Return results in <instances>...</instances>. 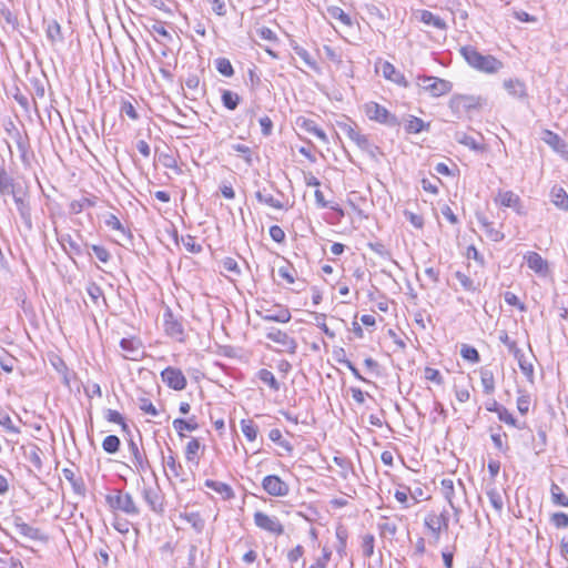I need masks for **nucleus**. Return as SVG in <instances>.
<instances>
[{
    "label": "nucleus",
    "mask_w": 568,
    "mask_h": 568,
    "mask_svg": "<svg viewBox=\"0 0 568 568\" xmlns=\"http://www.w3.org/2000/svg\"><path fill=\"white\" fill-rule=\"evenodd\" d=\"M460 53L471 68L480 72L493 74L504 67L503 62L493 55H484L477 49L469 45L462 47Z\"/></svg>",
    "instance_id": "1"
},
{
    "label": "nucleus",
    "mask_w": 568,
    "mask_h": 568,
    "mask_svg": "<svg viewBox=\"0 0 568 568\" xmlns=\"http://www.w3.org/2000/svg\"><path fill=\"white\" fill-rule=\"evenodd\" d=\"M105 501L113 511H122L129 516H138L140 514V509L131 494L123 490L114 489L105 496Z\"/></svg>",
    "instance_id": "2"
},
{
    "label": "nucleus",
    "mask_w": 568,
    "mask_h": 568,
    "mask_svg": "<svg viewBox=\"0 0 568 568\" xmlns=\"http://www.w3.org/2000/svg\"><path fill=\"white\" fill-rule=\"evenodd\" d=\"M16 209L24 224L27 231H31L33 227L32 223V214H31V205H30V194L27 189L18 187L14 192L11 193Z\"/></svg>",
    "instance_id": "3"
},
{
    "label": "nucleus",
    "mask_w": 568,
    "mask_h": 568,
    "mask_svg": "<svg viewBox=\"0 0 568 568\" xmlns=\"http://www.w3.org/2000/svg\"><path fill=\"white\" fill-rule=\"evenodd\" d=\"M424 526L430 532L434 542L437 544L442 532L447 531L449 528L448 511L444 509L440 514L434 511L428 513L424 518Z\"/></svg>",
    "instance_id": "4"
},
{
    "label": "nucleus",
    "mask_w": 568,
    "mask_h": 568,
    "mask_svg": "<svg viewBox=\"0 0 568 568\" xmlns=\"http://www.w3.org/2000/svg\"><path fill=\"white\" fill-rule=\"evenodd\" d=\"M342 131L351 139L362 151L366 152L369 156L375 158L378 148L374 145L367 135L361 133L355 126L348 123L339 124Z\"/></svg>",
    "instance_id": "5"
},
{
    "label": "nucleus",
    "mask_w": 568,
    "mask_h": 568,
    "mask_svg": "<svg viewBox=\"0 0 568 568\" xmlns=\"http://www.w3.org/2000/svg\"><path fill=\"white\" fill-rule=\"evenodd\" d=\"M253 519L255 526L263 531L276 537L284 534V525L274 515H268L264 511L257 510L254 513Z\"/></svg>",
    "instance_id": "6"
},
{
    "label": "nucleus",
    "mask_w": 568,
    "mask_h": 568,
    "mask_svg": "<svg viewBox=\"0 0 568 568\" xmlns=\"http://www.w3.org/2000/svg\"><path fill=\"white\" fill-rule=\"evenodd\" d=\"M486 100L476 95H454L450 99L449 105L455 113L470 112L473 110L481 109Z\"/></svg>",
    "instance_id": "7"
},
{
    "label": "nucleus",
    "mask_w": 568,
    "mask_h": 568,
    "mask_svg": "<svg viewBox=\"0 0 568 568\" xmlns=\"http://www.w3.org/2000/svg\"><path fill=\"white\" fill-rule=\"evenodd\" d=\"M163 329L169 337L176 342L182 343L185 341L183 324L169 307L163 313Z\"/></svg>",
    "instance_id": "8"
},
{
    "label": "nucleus",
    "mask_w": 568,
    "mask_h": 568,
    "mask_svg": "<svg viewBox=\"0 0 568 568\" xmlns=\"http://www.w3.org/2000/svg\"><path fill=\"white\" fill-rule=\"evenodd\" d=\"M419 80V85L436 98L447 94L453 88L449 81L436 77H424Z\"/></svg>",
    "instance_id": "9"
},
{
    "label": "nucleus",
    "mask_w": 568,
    "mask_h": 568,
    "mask_svg": "<svg viewBox=\"0 0 568 568\" xmlns=\"http://www.w3.org/2000/svg\"><path fill=\"white\" fill-rule=\"evenodd\" d=\"M162 382L174 390H183L186 387V377L181 369L166 367L161 372Z\"/></svg>",
    "instance_id": "10"
},
{
    "label": "nucleus",
    "mask_w": 568,
    "mask_h": 568,
    "mask_svg": "<svg viewBox=\"0 0 568 568\" xmlns=\"http://www.w3.org/2000/svg\"><path fill=\"white\" fill-rule=\"evenodd\" d=\"M263 489L273 497H284L288 494V485L276 475H267L262 480Z\"/></svg>",
    "instance_id": "11"
},
{
    "label": "nucleus",
    "mask_w": 568,
    "mask_h": 568,
    "mask_svg": "<svg viewBox=\"0 0 568 568\" xmlns=\"http://www.w3.org/2000/svg\"><path fill=\"white\" fill-rule=\"evenodd\" d=\"M266 337L281 345L283 347L282 351L287 352L290 354H295L297 349V342L294 337L290 336L286 332H283L278 328H271L266 333Z\"/></svg>",
    "instance_id": "12"
},
{
    "label": "nucleus",
    "mask_w": 568,
    "mask_h": 568,
    "mask_svg": "<svg viewBox=\"0 0 568 568\" xmlns=\"http://www.w3.org/2000/svg\"><path fill=\"white\" fill-rule=\"evenodd\" d=\"M527 266L538 276L546 277L550 273L549 263L537 252L529 251L524 255Z\"/></svg>",
    "instance_id": "13"
},
{
    "label": "nucleus",
    "mask_w": 568,
    "mask_h": 568,
    "mask_svg": "<svg viewBox=\"0 0 568 568\" xmlns=\"http://www.w3.org/2000/svg\"><path fill=\"white\" fill-rule=\"evenodd\" d=\"M365 113L369 120L383 123L393 124L395 123V116L392 115L388 110L376 102H369L365 104Z\"/></svg>",
    "instance_id": "14"
},
{
    "label": "nucleus",
    "mask_w": 568,
    "mask_h": 568,
    "mask_svg": "<svg viewBox=\"0 0 568 568\" xmlns=\"http://www.w3.org/2000/svg\"><path fill=\"white\" fill-rule=\"evenodd\" d=\"M12 525H13L16 532L27 539L45 540L44 535L42 534V531L39 528L27 524L20 516L13 517Z\"/></svg>",
    "instance_id": "15"
},
{
    "label": "nucleus",
    "mask_w": 568,
    "mask_h": 568,
    "mask_svg": "<svg viewBox=\"0 0 568 568\" xmlns=\"http://www.w3.org/2000/svg\"><path fill=\"white\" fill-rule=\"evenodd\" d=\"M275 308V311L262 308L256 311V314L266 322L288 323L291 321L292 315L287 307L276 305Z\"/></svg>",
    "instance_id": "16"
},
{
    "label": "nucleus",
    "mask_w": 568,
    "mask_h": 568,
    "mask_svg": "<svg viewBox=\"0 0 568 568\" xmlns=\"http://www.w3.org/2000/svg\"><path fill=\"white\" fill-rule=\"evenodd\" d=\"M128 448L132 456L131 462L134 469L138 473H145L151 467L145 453L140 450L138 444L133 439L129 440Z\"/></svg>",
    "instance_id": "17"
},
{
    "label": "nucleus",
    "mask_w": 568,
    "mask_h": 568,
    "mask_svg": "<svg viewBox=\"0 0 568 568\" xmlns=\"http://www.w3.org/2000/svg\"><path fill=\"white\" fill-rule=\"evenodd\" d=\"M375 69L377 72L381 71L385 79L393 81L397 84L406 85L404 75L400 72H398L390 62L378 59L375 63Z\"/></svg>",
    "instance_id": "18"
},
{
    "label": "nucleus",
    "mask_w": 568,
    "mask_h": 568,
    "mask_svg": "<svg viewBox=\"0 0 568 568\" xmlns=\"http://www.w3.org/2000/svg\"><path fill=\"white\" fill-rule=\"evenodd\" d=\"M120 347L125 359L139 361L143 356L142 344L135 338H122Z\"/></svg>",
    "instance_id": "19"
},
{
    "label": "nucleus",
    "mask_w": 568,
    "mask_h": 568,
    "mask_svg": "<svg viewBox=\"0 0 568 568\" xmlns=\"http://www.w3.org/2000/svg\"><path fill=\"white\" fill-rule=\"evenodd\" d=\"M503 87L515 99L525 100L528 97L526 84L519 79H506L503 82Z\"/></svg>",
    "instance_id": "20"
},
{
    "label": "nucleus",
    "mask_w": 568,
    "mask_h": 568,
    "mask_svg": "<svg viewBox=\"0 0 568 568\" xmlns=\"http://www.w3.org/2000/svg\"><path fill=\"white\" fill-rule=\"evenodd\" d=\"M542 140L557 153L568 155L566 142L555 132L546 130Z\"/></svg>",
    "instance_id": "21"
},
{
    "label": "nucleus",
    "mask_w": 568,
    "mask_h": 568,
    "mask_svg": "<svg viewBox=\"0 0 568 568\" xmlns=\"http://www.w3.org/2000/svg\"><path fill=\"white\" fill-rule=\"evenodd\" d=\"M415 17L426 26L436 28L437 30H445L446 22L438 16H435L430 11L419 10L415 13Z\"/></svg>",
    "instance_id": "22"
},
{
    "label": "nucleus",
    "mask_w": 568,
    "mask_h": 568,
    "mask_svg": "<svg viewBox=\"0 0 568 568\" xmlns=\"http://www.w3.org/2000/svg\"><path fill=\"white\" fill-rule=\"evenodd\" d=\"M495 201L501 206L511 207L520 213V199L513 191H499Z\"/></svg>",
    "instance_id": "23"
},
{
    "label": "nucleus",
    "mask_w": 568,
    "mask_h": 568,
    "mask_svg": "<svg viewBox=\"0 0 568 568\" xmlns=\"http://www.w3.org/2000/svg\"><path fill=\"white\" fill-rule=\"evenodd\" d=\"M477 221L481 229L484 230L486 236L494 241L500 242L504 240L505 235L501 231L494 227L493 223L488 221V219L483 214H477Z\"/></svg>",
    "instance_id": "24"
},
{
    "label": "nucleus",
    "mask_w": 568,
    "mask_h": 568,
    "mask_svg": "<svg viewBox=\"0 0 568 568\" xmlns=\"http://www.w3.org/2000/svg\"><path fill=\"white\" fill-rule=\"evenodd\" d=\"M19 186L14 179L7 172L3 162L0 163V195H7L14 192Z\"/></svg>",
    "instance_id": "25"
},
{
    "label": "nucleus",
    "mask_w": 568,
    "mask_h": 568,
    "mask_svg": "<svg viewBox=\"0 0 568 568\" xmlns=\"http://www.w3.org/2000/svg\"><path fill=\"white\" fill-rule=\"evenodd\" d=\"M488 410L497 413L499 420L513 427L523 429L525 426V424H519L513 414L506 407L498 405L497 402H494V408H488Z\"/></svg>",
    "instance_id": "26"
},
{
    "label": "nucleus",
    "mask_w": 568,
    "mask_h": 568,
    "mask_svg": "<svg viewBox=\"0 0 568 568\" xmlns=\"http://www.w3.org/2000/svg\"><path fill=\"white\" fill-rule=\"evenodd\" d=\"M204 485L219 494L224 500L232 499L234 497V491L232 487L225 483L216 481L213 479H206Z\"/></svg>",
    "instance_id": "27"
},
{
    "label": "nucleus",
    "mask_w": 568,
    "mask_h": 568,
    "mask_svg": "<svg viewBox=\"0 0 568 568\" xmlns=\"http://www.w3.org/2000/svg\"><path fill=\"white\" fill-rule=\"evenodd\" d=\"M142 495H143V499L145 500V503L150 506V508L153 511H155V513L162 511V501H161V497L159 495L158 489H155L153 487H144Z\"/></svg>",
    "instance_id": "28"
},
{
    "label": "nucleus",
    "mask_w": 568,
    "mask_h": 568,
    "mask_svg": "<svg viewBox=\"0 0 568 568\" xmlns=\"http://www.w3.org/2000/svg\"><path fill=\"white\" fill-rule=\"evenodd\" d=\"M63 477L71 484L73 491L79 496L85 495V485L82 478L77 477L70 468L62 469Z\"/></svg>",
    "instance_id": "29"
},
{
    "label": "nucleus",
    "mask_w": 568,
    "mask_h": 568,
    "mask_svg": "<svg viewBox=\"0 0 568 568\" xmlns=\"http://www.w3.org/2000/svg\"><path fill=\"white\" fill-rule=\"evenodd\" d=\"M454 140L456 142H458L459 144H463L473 151H483L484 150V145L480 142H478L474 136L467 134L464 131H456L454 133Z\"/></svg>",
    "instance_id": "30"
},
{
    "label": "nucleus",
    "mask_w": 568,
    "mask_h": 568,
    "mask_svg": "<svg viewBox=\"0 0 568 568\" xmlns=\"http://www.w3.org/2000/svg\"><path fill=\"white\" fill-rule=\"evenodd\" d=\"M23 455L26 459L37 469L42 468L41 449L36 444H31L24 448Z\"/></svg>",
    "instance_id": "31"
},
{
    "label": "nucleus",
    "mask_w": 568,
    "mask_h": 568,
    "mask_svg": "<svg viewBox=\"0 0 568 568\" xmlns=\"http://www.w3.org/2000/svg\"><path fill=\"white\" fill-rule=\"evenodd\" d=\"M173 427L178 432L180 437H184L183 432H194L199 428V424L195 420V417H191L189 419L176 418L173 420Z\"/></svg>",
    "instance_id": "32"
},
{
    "label": "nucleus",
    "mask_w": 568,
    "mask_h": 568,
    "mask_svg": "<svg viewBox=\"0 0 568 568\" xmlns=\"http://www.w3.org/2000/svg\"><path fill=\"white\" fill-rule=\"evenodd\" d=\"M484 393L491 395L495 392V375L491 369L481 367L479 371Z\"/></svg>",
    "instance_id": "33"
},
{
    "label": "nucleus",
    "mask_w": 568,
    "mask_h": 568,
    "mask_svg": "<svg viewBox=\"0 0 568 568\" xmlns=\"http://www.w3.org/2000/svg\"><path fill=\"white\" fill-rule=\"evenodd\" d=\"M550 498L555 506L568 507V496L564 493L562 488L554 481L550 485Z\"/></svg>",
    "instance_id": "34"
},
{
    "label": "nucleus",
    "mask_w": 568,
    "mask_h": 568,
    "mask_svg": "<svg viewBox=\"0 0 568 568\" xmlns=\"http://www.w3.org/2000/svg\"><path fill=\"white\" fill-rule=\"evenodd\" d=\"M551 201L558 209L568 211V194L562 187H552Z\"/></svg>",
    "instance_id": "35"
},
{
    "label": "nucleus",
    "mask_w": 568,
    "mask_h": 568,
    "mask_svg": "<svg viewBox=\"0 0 568 568\" xmlns=\"http://www.w3.org/2000/svg\"><path fill=\"white\" fill-rule=\"evenodd\" d=\"M181 518L191 525V527L201 534L205 527V521L199 513H185L181 515Z\"/></svg>",
    "instance_id": "36"
},
{
    "label": "nucleus",
    "mask_w": 568,
    "mask_h": 568,
    "mask_svg": "<svg viewBox=\"0 0 568 568\" xmlns=\"http://www.w3.org/2000/svg\"><path fill=\"white\" fill-rule=\"evenodd\" d=\"M257 377L261 382L266 384L272 390L278 392L281 388V384L275 378L274 374L265 368H262L257 372Z\"/></svg>",
    "instance_id": "37"
},
{
    "label": "nucleus",
    "mask_w": 568,
    "mask_h": 568,
    "mask_svg": "<svg viewBox=\"0 0 568 568\" xmlns=\"http://www.w3.org/2000/svg\"><path fill=\"white\" fill-rule=\"evenodd\" d=\"M169 456L163 458L164 467L169 469L174 477H180L183 473V467L176 460L172 449L169 448Z\"/></svg>",
    "instance_id": "38"
},
{
    "label": "nucleus",
    "mask_w": 568,
    "mask_h": 568,
    "mask_svg": "<svg viewBox=\"0 0 568 568\" xmlns=\"http://www.w3.org/2000/svg\"><path fill=\"white\" fill-rule=\"evenodd\" d=\"M440 493L444 498L447 500L449 506H453L455 503V485L454 480L449 478H444L440 481Z\"/></svg>",
    "instance_id": "39"
},
{
    "label": "nucleus",
    "mask_w": 568,
    "mask_h": 568,
    "mask_svg": "<svg viewBox=\"0 0 568 568\" xmlns=\"http://www.w3.org/2000/svg\"><path fill=\"white\" fill-rule=\"evenodd\" d=\"M255 197L260 203L266 204L273 209H276V210L284 209L283 202L275 199L272 194L265 193V191H257L255 193Z\"/></svg>",
    "instance_id": "40"
},
{
    "label": "nucleus",
    "mask_w": 568,
    "mask_h": 568,
    "mask_svg": "<svg viewBox=\"0 0 568 568\" xmlns=\"http://www.w3.org/2000/svg\"><path fill=\"white\" fill-rule=\"evenodd\" d=\"M201 448V444L197 438H191V440L186 444L185 447V459L187 462H192L197 464L199 463V456L197 453Z\"/></svg>",
    "instance_id": "41"
},
{
    "label": "nucleus",
    "mask_w": 568,
    "mask_h": 568,
    "mask_svg": "<svg viewBox=\"0 0 568 568\" xmlns=\"http://www.w3.org/2000/svg\"><path fill=\"white\" fill-rule=\"evenodd\" d=\"M241 430L248 442H254L257 437L258 428L251 419L241 420Z\"/></svg>",
    "instance_id": "42"
},
{
    "label": "nucleus",
    "mask_w": 568,
    "mask_h": 568,
    "mask_svg": "<svg viewBox=\"0 0 568 568\" xmlns=\"http://www.w3.org/2000/svg\"><path fill=\"white\" fill-rule=\"evenodd\" d=\"M180 241L189 253L199 254L203 250L202 245L196 242V239L190 234L181 236Z\"/></svg>",
    "instance_id": "43"
},
{
    "label": "nucleus",
    "mask_w": 568,
    "mask_h": 568,
    "mask_svg": "<svg viewBox=\"0 0 568 568\" xmlns=\"http://www.w3.org/2000/svg\"><path fill=\"white\" fill-rule=\"evenodd\" d=\"M240 95L233 91L224 90L222 92V103L229 110H235L240 103Z\"/></svg>",
    "instance_id": "44"
},
{
    "label": "nucleus",
    "mask_w": 568,
    "mask_h": 568,
    "mask_svg": "<svg viewBox=\"0 0 568 568\" xmlns=\"http://www.w3.org/2000/svg\"><path fill=\"white\" fill-rule=\"evenodd\" d=\"M95 205V202L94 200L90 199V197H82L80 200H74L70 203V211L73 213V214H79L81 213L84 209L87 207H91V206H94Z\"/></svg>",
    "instance_id": "45"
},
{
    "label": "nucleus",
    "mask_w": 568,
    "mask_h": 568,
    "mask_svg": "<svg viewBox=\"0 0 568 568\" xmlns=\"http://www.w3.org/2000/svg\"><path fill=\"white\" fill-rule=\"evenodd\" d=\"M378 529L383 536L394 537L397 534V525L387 517H383L378 523Z\"/></svg>",
    "instance_id": "46"
},
{
    "label": "nucleus",
    "mask_w": 568,
    "mask_h": 568,
    "mask_svg": "<svg viewBox=\"0 0 568 568\" xmlns=\"http://www.w3.org/2000/svg\"><path fill=\"white\" fill-rule=\"evenodd\" d=\"M102 448L108 454H115L120 448V439L115 435L106 436L102 442Z\"/></svg>",
    "instance_id": "47"
},
{
    "label": "nucleus",
    "mask_w": 568,
    "mask_h": 568,
    "mask_svg": "<svg viewBox=\"0 0 568 568\" xmlns=\"http://www.w3.org/2000/svg\"><path fill=\"white\" fill-rule=\"evenodd\" d=\"M519 396L517 398V409L521 415H526L529 412L531 398L527 392L518 390Z\"/></svg>",
    "instance_id": "48"
},
{
    "label": "nucleus",
    "mask_w": 568,
    "mask_h": 568,
    "mask_svg": "<svg viewBox=\"0 0 568 568\" xmlns=\"http://www.w3.org/2000/svg\"><path fill=\"white\" fill-rule=\"evenodd\" d=\"M268 438L272 442L278 444L281 447H283L287 453H291L293 450L291 443L283 439L282 433L280 429H277V428L271 429L268 433Z\"/></svg>",
    "instance_id": "49"
},
{
    "label": "nucleus",
    "mask_w": 568,
    "mask_h": 568,
    "mask_svg": "<svg viewBox=\"0 0 568 568\" xmlns=\"http://www.w3.org/2000/svg\"><path fill=\"white\" fill-rule=\"evenodd\" d=\"M216 70L224 77H232L234 74L233 67L229 59L226 58H217L215 60Z\"/></svg>",
    "instance_id": "50"
},
{
    "label": "nucleus",
    "mask_w": 568,
    "mask_h": 568,
    "mask_svg": "<svg viewBox=\"0 0 568 568\" xmlns=\"http://www.w3.org/2000/svg\"><path fill=\"white\" fill-rule=\"evenodd\" d=\"M328 13H329V16L333 19L339 21L344 26H351L352 24L351 17L346 12H344V10H342L338 7H331V8H328Z\"/></svg>",
    "instance_id": "51"
},
{
    "label": "nucleus",
    "mask_w": 568,
    "mask_h": 568,
    "mask_svg": "<svg viewBox=\"0 0 568 568\" xmlns=\"http://www.w3.org/2000/svg\"><path fill=\"white\" fill-rule=\"evenodd\" d=\"M487 497L489 499L490 505L497 513H501L504 507V501L501 495L498 493L496 488H491L487 491Z\"/></svg>",
    "instance_id": "52"
},
{
    "label": "nucleus",
    "mask_w": 568,
    "mask_h": 568,
    "mask_svg": "<svg viewBox=\"0 0 568 568\" xmlns=\"http://www.w3.org/2000/svg\"><path fill=\"white\" fill-rule=\"evenodd\" d=\"M499 341H500V343H503L505 346H507L508 351H509L510 353H513L515 357H518V355L520 354V352H521V351L517 347L516 342H515V341H513V339L508 336L507 332H505V331L500 332V334H499Z\"/></svg>",
    "instance_id": "53"
},
{
    "label": "nucleus",
    "mask_w": 568,
    "mask_h": 568,
    "mask_svg": "<svg viewBox=\"0 0 568 568\" xmlns=\"http://www.w3.org/2000/svg\"><path fill=\"white\" fill-rule=\"evenodd\" d=\"M0 426L4 428L6 432L8 433H11V434H19L20 433V429L19 427H17L11 417L9 416V414L7 413H0Z\"/></svg>",
    "instance_id": "54"
},
{
    "label": "nucleus",
    "mask_w": 568,
    "mask_h": 568,
    "mask_svg": "<svg viewBox=\"0 0 568 568\" xmlns=\"http://www.w3.org/2000/svg\"><path fill=\"white\" fill-rule=\"evenodd\" d=\"M410 489L408 487H402V489H397L394 494L395 499L403 505V508H409L413 504H409L410 499Z\"/></svg>",
    "instance_id": "55"
},
{
    "label": "nucleus",
    "mask_w": 568,
    "mask_h": 568,
    "mask_svg": "<svg viewBox=\"0 0 568 568\" xmlns=\"http://www.w3.org/2000/svg\"><path fill=\"white\" fill-rule=\"evenodd\" d=\"M550 523L558 529L568 527V515L566 513H554L550 516Z\"/></svg>",
    "instance_id": "56"
},
{
    "label": "nucleus",
    "mask_w": 568,
    "mask_h": 568,
    "mask_svg": "<svg viewBox=\"0 0 568 568\" xmlns=\"http://www.w3.org/2000/svg\"><path fill=\"white\" fill-rule=\"evenodd\" d=\"M104 223L108 227L112 229V230H115V231H119L121 232L122 234H125V229L124 226L122 225V223L120 222V220L118 219V216H115L114 214L112 213H109L104 216Z\"/></svg>",
    "instance_id": "57"
},
{
    "label": "nucleus",
    "mask_w": 568,
    "mask_h": 568,
    "mask_svg": "<svg viewBox=\"0 0 568 568\" xmlns=\"http://www.w3.org/2000/svg\"><path fill=\"white\" fill-rule=\"evenodd\" d=\"M105 418L110 423L120 424L123 430H128V425L123 418V416L114 409H108L105 414Z\"/></svg>",
    "instance_id": "58"
},
{
    "label": "nucleus",
    "mask_w": 568,
    "mask_h": 568,
    "mask_svg": "<svg viewBox=\"0 0 568 568\" xmlns=\"http://www.w3.org/2000/svg\"><path fill=\"white\" fill-rule=\"evenodd\" d=\"M460 354H462L463 358L470 361L473 363L479 362V358H480L478 351L475 347H471L468 345H463V347L460 349Z\"/></svg>",
    "instance_id": "59"
},
{
    "label": "nucleus",
    "mask_w": 568,
    "mask_h": 568,
    "mask_svg": "<svg viewBox=\"0 0 568 568\" xmlns=\"http://www.w3.org/2000/svg\"><path fill=\"white\" fill-rule=\"evenodd\" d=\"M424 129V122L419 118L410 116L406 123V131L408 133H419Z\"/></svg>",
    "instance_id": "60"
},
{
    "label": "nucleus",
    "mask_w": 568,
    "mask_h": 568,
    "mask_svg": "<svg viewBox=\"0 0 568 568\" xmlns=\"http://www.w3.org/2000/svg\"><path fill=\"white\" fill-rule=\"evenodd\" d=\"M374 542H375V539H374L373 535H365L363 537L362 549H363V555L365 557L373 556V554H374Z\"/></svg>",
    "instance_id": "61"
},
{
    "label": "nucleus",
    "mask_w": 568,
    "mask_h": 568,
    "mask_svg": "<svg viewBox=\"0 0 568 568\" xmlns=\"http://www.w3.org/2000/svg\"><path fill=\"white\" fill-rule=\"evenodd\" d=\"M231 148L233 151L242 154V156L247 165L252 164V152L247 145L237 143V144H233Z\"/></svg>",
    "instance_id": "62"
},
{
    "label": "nucleus",
    "mask_w": 568,
    "mask_h": 568,
    "mask_svg": "<svg viewBox=\"0 0 568 568\" xmlns=\"http://www.w3.org/2000/svg\"><path fill=\"white\" fill-rule=\"evenodd\" d=\"M222 266L224 271L230 272L236 276L241 274V268L237 262L233 257H225L222 261Z\"/></svg>",
    "instance_id": "63"
},
{
    "label": "nucleus",
    "mask_w": 568,
    "mask_h": 568,
    "mask_svg": "<svg viewBox=\"0 0 568 568\" xmlns=\"http://www.w3.org/2000/svg\"><path fill=\"white\" fill-rule=\"evenodd\" d=\"M278 275L288 284H293L295 282V270L291 265L281 266L278 268Z\"/></svg>",
    "instance_id": "64"
}]
</instances>
